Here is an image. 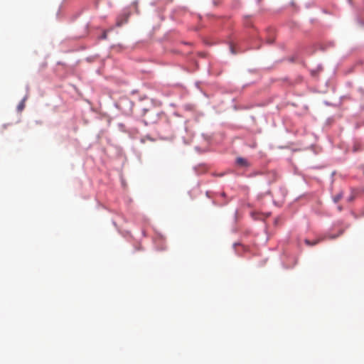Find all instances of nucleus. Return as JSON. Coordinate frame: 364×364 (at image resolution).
<instances>
[{
  "label": "nucleus",
  "mask_w": 364,
  "mask_h": 364,
  "mask_svg": "<svg viewBox=\"0 0 364 364\" xmlns=\"http://www.w3.org/2000/svg\"><path fill=\"white\" fill-rule=\"evenodd\" d=\"M237 165L240 167L248 166V161H237Z\"/></svg>",
  "instance_id": "nucleus-1"
},
{
  "label": "nucleus",
  "mask_w": 364,
  "mask_h": 364,
  "mask_svg": "<svg viewBox=\"0 0 364 364\" xmlns=\"http://www.w3.org/2000/svg\"><path fill=\"white\" fill-rule=\"evenodd\" d=\"M341 198H342V194L341 193H338V194H337L336 196H335L333 197V201L335 203H337V202H338L341 200Z\"/></svg>",
  "instance_id": "nucleus-2"
},
{
  "label": "nucleus",
  "mask_w": 364,
  "mask_h": 364,
  "mask_svg": "<svg viewBox=\"0 0 364 364\" xmlns=\"http://www.w3.org/2000/svg\"><path fill=\"white\" fill-rule=\"evenodd\" d=\"M305 242H306V244H307L309 245H316L318 242V240H315L314 242H311L309 240H306Z\"/></svg>",
  "instance_id": "nucleus-3"
},
{
  "label": "nucleus",
  "mask_w": 364,
  "mask_h": 364,
  "mask_svg": "<svg viewBox=\"0 0 364 364\" xmlns=\"http://www.w3.org/2000/svg\"><path fill=\"white\" fill-rule=\"evenodd\" d=\"M123 23H124V21L122 20H119V19L117 21V23H116L117 26H121Z\"/></svg>",
  "instance_id": "nucleus-4"
},
{
  "label": "nucleus",
  "mask_w": 364,
  "mask_h": 364,
  "mask_svg": "<svg viewBox=\"0 0 364 364\" xmlns=\"http://www.w3.org/2000/svg\"><path fill=\"white\" fill-rule=\"evenodd\" d=\"M24 107V104L23 102H21L19 105H18V109L19 110H22Z\"/></svg>",
  "instance_id": "nucleus-5"
},
{
  "label": "nucleus",
  "mask_w": 364,
  "mask_h": 364,
  "mask_svg": "<svg viewBox=\"0 0 364 364\" xmlns=\"http://www.w3.org/2000/svg\"><path fill=\"white\" fill-rule=\"evenodd\" d=\"M230 50L233 54H235L237 53L232 46H230Z\"/></svg>",
  "instance_id": "nucleus-6"
},
{
  "label": "nucleus",
  "mask_w": 364,
  "mask_h": 364,
  "mask_svg": "<svg viewBox=\"0 0 364 364\" xmlns=\"http://www.w3.org/2000/svg\"><path fill=\"white\" fill-rule=\"evenodd\" d=\"M107 38V33L105 32L102 35V38Z\"/></svg>",
  "instance_id": "nucleus-7"
},
{
  "label": "nucleus",
  "mask_w": 364,
  "mask_h": 364,
  "mask_svg": "<svg viewBox=\"0 0 364 364\" xmlns=\"http://www.w3.org/2000/svg\"><path fill=\"white\" fill-rule=\"evenodd\" d=\"M273 41H274V40H273V39L268 40V43H273Z\"/></svg>",
  "instance_id": "nucleus-8"
},
{
  "label": "nucleus",
  "mask_w": 364,
  "mask_h": 364,
  "mask_svg": "<svg viewBox=\"0 0 364 364\" xmlns=\"http://www.w3.org/2000/svg\"><path fill=\"white\" fill-rule=\"evenodd\" d=\"M353 200V196L350 197L349 199H348L349 201H351Z\"/></svg>",
  "instance_id": "nucleus-9"
},
{
  "label": "nucleus",
  "mask_w": 364,
  "mask_h": 364,
  "mask_svg": "<svg viewBox=\"0 0 364 364\" xmlns=\"http://www.w3.org/2000/svg\"><path fill=\"white\" fill-rule=\"evenodd\" d=\"M221 196L224 197V196H225V193H224V192H223V193H221Z\"/></svg>",
  "instance_id": "nucleus-10"
}]
</instances>
